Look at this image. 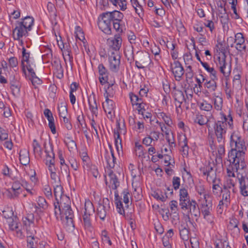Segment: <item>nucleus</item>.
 <instances>
[{
	"label": "nucleus",
	"mask_w": 248,
	"mask_h": 248,
	"mask_svg": "<svg viewBox=\"0 0 248 248\" xmlns=\"http://www.w3.org/2000/svg\"><path fill=\"white\" fill-rule=\"evenodd\" d=\"M200 211L203 218L213 228L215 225V217L213 214L214 207L210 194H204V199L200 200Z\"/></svg>",
	"instance_id": "f257e3e1"
},
{
	"label": "nucleus",
	"mask_w": 248,
	"mask_h": 248,
	"mask_svg": "<svg viewBox=\"0 0 248 248\" xmlns=\"http://www.w3.org/2000/svg\"><path fill=\"white\" fill-rule=\"evenodd\" d=\"M228 157L230 164L235 169L237 173L239 170H243L246 168L245 155L243 153H238L236 150L231 149L228 153Z\"/></svg>",
	"instance_id": "f03ea898"
},
{
	"label": "nucleus",
	"mask_w": 248,
	"mask_h": 248,
	"mask_svg": "<svg viewBox=\"0 0 248 248\" xmlns=\"http://www.w3.org/2000/svg\"><path fill=\"white\" fill-rule=\"evenodd\" d=\"M54 214L57 218L58 216H60L61 219L66 220V225L69 227H74L73 218L74 217V212L72 210L71 207L68 208L61 209L59 202L54 203Z\"/></svg>",
	"instance_id": "7ed1b4c3"
},
{
	"label": "nucleus",
	"mask_w": 248,
	"mask_h": 248,
	"mask_svg": "<svg viewBox=\"0 0 248 248\" xmlns=\"http://www.w3.org/2000/svg\"><path fill=\"white\" fill-rule=\"evenodd\" d=\"M227 118L224 116L220 121L216 122L214 129L215 134L218 142H222L225 140L226 134L227 129Z\"/></svg>",
	"instance_id": "20e7f679"
},
{
	"label": "nucleus",
	"mask_w": 248,
	"mask_h": 248,
	"mask_svg": "<svg viewBox=\"0 0 248 248\" xmlns=\"http://www.w3.org/2000/svg\"><path fill=\"white\" fill-rule=\"evenodd\" d=\"M230 139L231 146L232 147L234 145L235 147L233 150H236L238 153L242 152L245 155L247 147L244 140L242 139L239 133L238 132L234 131L231 134Z\"/></svg>",
	"instance_id": "39448f33"
},
{
	"label": "nucleus",
	"mask_w": 248,
	"mask_h": 248,
	"mask_svg": "<svg viewBox=\"0 0 248 248\" xmlns=\"http://www.w3.org/2000/svg\"><path fill=\"white\" fill-rule=\"evenodd\" d=\"M112 20L106 12L102 13L98 18V26L99 29L105 33L110 34L111 31V23Z\"/></svg>",
	"instance_id": "423d86ee"
},
{
	"label": "nucleus",
	"mask_w": 248,
	"mask_h": 248,
	"mask_svg": "<svg viewBox=\"0 0 248 248\" xmlns=\"http://www.w3.org/2000/svg\"><path fill=\"white\" fill-rule=\"evenodd\" d=\"M109 68L113 72H117L119 69L121 56L120 52H109L108 53Z\"/></svg>",
	"instance_id": "0eeeda50"
},
{
	"label": "nucleus",
	"mask_w": 248,
	"mask_h": 248,
	"mask_svg": "<svg viewBox=\"0 0 248 248\" xmlns=\"http://www.w3.org/2000/svg\"><path fill=\"white\" fill-rule=\"evenodd\" d=\"M28 30L21 23L16 22V26L13 31V36L14 40H20L24 36L28 35Z\"/></svg>",
	"instance_id": "6e6552de"
},
{
	"label": "nucleus",
	"mask_w": 248,
	"mask_h": 248,
	"mask_svg": "<svg viewBox=\"0 0 248 248\" xmlns=\"http://www.w3.org/2000/svg\"><path fill=\"white\" fill-rule=\"evenodd\" d=\"M151 62V60L148 53L141 52L138 54L137 60L135 61L136 66L139 69H143L147 67Z\"/></svg>",
	"instance_id": "1a4fd4ad"
},
{
	"label": "nucleus",
	"mask_w": 248,
	"mask_h": 248,
	"mask_svg": "<svg viewBox=\"0 0 248 248\" xmlns=\"http://www.w3.org/2000/svg\"><path fill=\"white\" fill-rule=\"evenodd\" d=\"M200 171L203 175L206 176V180L208 182L215 183L216 178V171L214 170L213 167L208 164V165L200 168Z\"/></svg>",
	"instance_id": "9d476101"
},
{
	"label": "nucleus",
	"mask_w": 248,
	"mask_h": 248,
	"mask_svg": "<svg viewBox=\"0 0 248 248\" xmlns=\"http://www.w3.org/2000/svg\"><path fill=\"white\" fill-rule=\"evenodd\" d=\"M110 209L109 201L108 198L104 199L102 203H99L97 208V215L100 218L104 220L107 211Z\"/></svg>",
	"instance_id": "9b49d317"
},
{
	"label": "nucleus",
	"mask_w": 248,
	"mask_h": 248,
	"mask_svg": "<svg viewBox=\"0 0 248 248\" xmlns=\"http://www.w3.org/2000/svg\"><path fill=\"white\" fill-rule=\"evenodd\" d=\"M237 178L239 181L241 193L244 196H248V178L239 172L237 173Z\"/></svg>",
	"instance_id": "f8f14e48"
},
{
	"label": "nucleus",
	"mask_w": 248,
	"mask_h": 248,
	"mask_svg": "<svg viewBox=\"0 0 248 248\" xmlns=\"http://www.w3.org/2000/svg\"><path fill=\"white\" fill-rule=\"evenodd\" d=\"M108 44L112 52H120L119 50L122 46V39L119 34H117L113 38L108 40Z\"/></svg>",
	"instance_id": "ddd939ff"
},
{
	"label": "nucleus",
	"mask_w": 248,
	"mask_h": 248,
	"mask_svg": "<svg viewBox=\"0 0 248 248\" xmlns=\"http://www.w3.org/2000/svg\"><path fill=\"white\" fill-rule=\"evenodd\" d=\"M171 70L177 80H180L184 74V68L178 61H175L171 65Z\"/></svg>",
	"instance_id": "4468645a"
},
{
	"label": "nucleus",
	"mask_w": 248,
	"mask_h": 248,
	"mask_svg": "<svg viewBox=\"0 0 248 248\" xmlns=\"http://www.w3.org/2000/svg\"><path fill=\"white\" fill-rule=\"evenodd\" d=\"M98 69L99 74V80L100 83L103 85L108 83V73L107 69L102 63H100L98 65Z\"/></svg>",
	"instance_id": "2eb2a0df"
},
{
	"label": "nucleus",
	"mask_w": 248,
	"mask_h": 248,
	"mask_svg": "<svg viewBox=\"0 0 248 248\" xmlns=\"http://www.w3.org/2000/svg\"><path fill=\"white\" fill-rule=\"evenodd\" d=\"M115 104L113 100L106 98V101L103 103V108L106 113L112 116V113L114 111Z\"/></svg>",
	"instance_id": "dca6fc26"
},
{
	"label": "nucleus",
	"mask_w": 248,
	"mask_h": 248,
	"mask_svg": "<svg viewBox=\"0 0 248 248\" xmlns=\"http://www.w3.org/2000/svg\"><path fill=\"white\" fill-rule=\"evenodd\" d=\"M189 206L188 215L189 216L190 214L191 216H194L195 217H199L200 215V206H198L197 202L194 200H191Z\"/></svg>",
	"instance_id": "f3484780"
},
{
	"label": "nucleus",
	"mask_w": 248,
	"mask_h": 248,
	"mask_svg": "<svg viewBox=\"0 0 248 248\" xmlns=\"http://www.w3.org/2000/svg\"><path fill=\"white\" fill-rule=\"evenodd\" d=\"M88 102L90 110L92 113V116H95V117H97L98 115V108L94 97L90 96L88 98Z\"/></svg>",
	"instance_id": "a211bd4d"
},
{
	"label": "nucleus",
	"mask_w": 248,
	"mask_h": 248,
	"mask_svg": "<svg viewBox=\"0 0 248 248\" xmlns=\"http://www.w3.org/2000/svg\"><path fill=\"white\" fill-rule=\"evenodd\" d=\"M195 122L198 123L200 125L206 124L209 131L210 130V129H212V127L210 125V123H209L208 119L205 115L202 114L196 115Z\"/></svg>",
	"instance_id": "6ab92c4d"
},
{
	"label": "nucleus",
	"mask_w": 248,
	"mask_h": 248,
	"mask_svg": "<svg viewBox=\"0 0 248 248\" xmlns=\"http://www.w3.org/2000/svg\"><path fill=\"white\" fill-rule=\"evenodd\" d=\"M108 176L109 178L110 183L111 185V187L113 189H116L119 186V182L118 178L112 170H109L108 173Z\"/></svg>",
	"instance_id": "aec40b11"
},
{
	"label": "nucleus",
	"mask_w": 248,
	"mask_h": 248,
	"mask_svg": "<svg viewBox=\"0 0 248 248\" xmlns=\"http://www.w3.org/2000/svg\"><path fill=\"white\" fill-rule=\"evenodd\" d=\"M179 144L181 147L180 151L183 155H187L188 153V146L187 145V140L186 137L184 136L180 138Z\"/></svg>",
	"instance_id": "412c9836"
},
{
	"label": "nucleus",
	"mask_w": 248,
	"mask_h": 248,
	"mask_svg": "<svg viewBox=\"0 0 248 248\" xmlns=\"http://www.w3.org/2000/svg\"><path fill=\"white\" fill-rule=\"evenodd\" d=\"M22 59L21 61V66H22V70L23 73L26 75V71L25 70V65L24 64V62H29V58L30 56V52H26V49L24 47H23L22 48Z\"/></svg>",
	"instance_id": "4be33fe9"
},
{
	"label": "nucleus",
	"mask_w": 248,
	"mask_h": 248,
	"mask_svg": "<svg viewBox=\"0 0 248 248\" xmlns=\"http://www.w3.org/2000/svg\"><path fill=\"white\" fill-rule=\"evenodd\" d=\"M19 23H21L24 27L26 28L28 30L31 31L32 28V26L33 25L34 19L32 17L30 16H27L22 19V21H18Z\"/></svg>",
	"instance_id": "5701e85b"
},
{
	"label": "nucleus",
	"mask_w": 248,
	"mask_h": 248,
	"mask_svg": "<svg viewBox=\"0 0 248 248\" xmlns=\"http://www.w3.org/2000/svg\"><path fill=\"white\" fill-rule=\"evenodd\" d=\"M19 160L20 163L24 166H27L30 163V157L29 152L24 151H20L19 153Z\"/></svg>",
	"instance_id": "b1692460"
},
{
	"label": "nucleus",
	"mask_w": 248,
	"mask_h": 248,
	"mask_svg": "<svg viewBox=\"0 0 248 248\" xmlns=\"http://www.w3.org/2000/svg\"><path fill=\"white\" fill-rule=\"evenodd\" d=\"M23 223L24 226H32L35 225L34 216L33 214H28L22 218Z\"/></svg>",
	"instance_id": "393cba45"
},
{
	"label": "nucleus",
	"mask_w": 248,
	"mask_h": 248,
	"mask_svg": "<svg viewBox=\"0 0 248 248\" xmlns=\"http://www.w3.org/2000/svg\"><path fill=\"white\" fill-rule=\"evenodd\" d=\"M84 214L92 215L94 212V208L92 202L89 200H86L84 204Z\"/></svg>",
	"instance_id": "a878e982"
},
{
	"label": "nucleus",
	"mask_w": 248,
	"mask_h": 248,
	"mask_svg": "<svg viewBox=\"0 0 248 248\" xmlns=\"http://www.w3.org/2000/svg\"><path fill=\"white\" fill-rule=\"evenodd\" d=\"M115 203L116 204V207L117 211L121 215H124V208L123 206L122 202L119 200V195L117 191L115 192Z\"/></svg>",
	"instance_id": "bb28decb"
},
{
	"label": "nucleus",
	"mask_w": 248,
	"mask_h": 248,
	"mask_svg": "<svg viewBox=\"0 0 248 248\" xmlns=\"http://www.w3.org/2000/svg\"><path fill=\"white\" fill-rule=\"evenodd\" d=\"M63 188L59 184H55L54 187V194L55 197L56 202H59V198L63 196Z\"/></svg>",
	"instance_id": "cd10ccee"
},
{
	"label": "nucleus",
	"mask_w": 248,
	"mask_h": 248,
	"mask_svg": "<svg viewBox=\"0 0 248 248\" xmlns=\"http://www.w3.org/2000/svg\"><path fill=\"white\" fill-rule=\"evenodd\" d=\"M106 13L108 14L112 21H121L123 17V14L118 11Z\"/></svg>",
	"instance_id": "c85d7f7f"
},
{
	"label": "nucleus",
	"mask_w": 248,
	"mask_h": 248,
	"mask_svg": "<svg viewBox=\"0 0 248 248\" xmlns=\"http://www.w3.org/2000/svg\"><path fill=\"white\" fill-rule=\"evenodd\" d=\"M58 109L60 117H65L67 115V108L66 103L64 101L61 103L60 105H58Z\"/></svg>",
	"instance_id": "c756f323"
},
{
	"label": "nucleus",
	"mask_w": 248,
	"mask_h": 248,
	"mask_svg": "<svg viewBox=\"0 0 248 248\" xmlns=\"http://www.w3.org/2000/svg\"><path fill=\"white\" fill-rule=\"evenodd\" d=\"M202 65L210 74L211 78H213L214 79H217V72L213 67H210L207 63L204 62H202Z\"/></svg>",
	"instance_id": "7c9ffc66"
},
{
	"label": "nucleus",
	"mask_w": 248,
	"mask_h": 248,
	"mask_svg": "<svg viewBox=\"0 0 248 248\" xmlns=\"http://www.w3.org/2000/svg\"><path fill=\"white\" fill-rule=\"evenodd\" d=\"M151 195L157 200L161 202H165L168 198L166 193H165V195H164L162 194V191L159 190L153 191Z\"/></svg>",
	"instance_id": "2f4dec72"
},
{
	"label": "nucleus",
	"mask_w": 248,
	"mask_h": 248,
	"mask_svg": "<svg viewBox=\"0 0 248 248\" xmlns=\"http://www.w3.org/2000/svg\"><path fill=\"white\" fill-rule=\"evenodd\" d=\"M215 248H231L225 239H217L215 242Z\"/></svg>",
	"instance_id": "473e14b6"
},
{
	"label": "nucleus",
	"mask_w": 248,
	"mask_h": 248,
	"mask_svg": "<svg viewBox=\"0 0 248 248\" xmlns=\"http://www.w3.org/2000/svg\"><path fill=\"white\" fill-rule=\"evenodd\" d=\"M50 148L47 149L46 147V144H44V147L45 148V152L46 154V161L48 160H55V155L53 152V147L51 143H49Z\"/></svg>",
	"instance_id": "72a5a7b5"
},
{
	"label": "nucleus",
	"mask_w": 248,
	"mask_h": 248,
	"mask_svg": "<svg viewBox=\"0 0 248 248\" xmlns=\"http://www.w3.org/2000/svg\"><path fill=\"white\" fill-rule=\"evenodd\" d=\"M217 79H214L213 78H211V80L209 81H206L204 85L206 88H207L209 91L210 92H214L217 89V83L216 80Z\"/></svg>",
	"instance_id": "f704fd0d"
},
{
	"label": "nucleus",
	"mask_w": 248,
	"mask_h": 248,
	"mask_svg": "<svg viewBox=\"0 0 248 248\" xmlns=\"http://www.w3.org/2000/svg\"><path fill=\"white\" fill-rule=\"evenodd\" d=\"M8 222L10 230L16 231L17 234H22V232L21 230L19 229L18 223L16 221H14L13 219H10Z\"/></svg>",
	"instance_id": "c9c22d12"
},
{
	"label": "nucleus",
	"mask_w": 248,
	"mask_h": 248,
	"mask_svg": "<svg viewBox=\"0 0 248 248\" xmlns=\"http://www.w3.org/2000/svg\"><path fill=\"white\" fill-rule=\"evenodd\" d=\"M238 221L235 218H232L230 220L229 224L228 225V228L230 230H234V232H235L236 234H238L239 232L240 229L238 227Z\"/></svg>",
	"instance_id": "e433bc0d"
},
{
	"label": "nucleus",
	"mask_w": 248,
	"mask_h": 248,
	"mask_svg": "<svg viewBox=\"0 0 248 248\" xmlns=\"http://www.w3.org/2000/svg\"><path fill=\"white\" fill-rule=\"evenodd\" d=\"M222 193V199L221 201L225 202L226 204H229L230 200V191L229 190L227 186H224Z\"/></svg>",
	"instance_id": "4c0bfd02"
},
{
	"label": "nucleus",
	"mask_w": 248,
	"mask_h": 248,
	"mask_svg": "<svg viewBox=\"0 0 248 248\" xmlns=\"http://www.w3.org/2000/svg\"><path fill=\"white\" fill-rule=\"evenodd\" d=\"M225 141L224 140L222 142H218L219 145L217 147V157L220 160H222L225 154Z\"/></svg>",
	"instance_id": "58836bf2"
},
{
	"label": "nucleus",
	"mask_w": 248,
	"mask_h": 248,
	"mask_svg": "<svg viewBox=\"0 0 248 248\" xmlns=\"http://www.w3.org/2000/svg\"><path fill=\"white\" fill-rule=\"evenodd\" d=\"M159 117H161L164 121L165 123L169 126H171L172 124V121L170 115H167L166 113L162 112L158 113Z\"/></svg>",
	"instance_id": "ea45409f"
},
{
	"label": "nucleus",
	"mask_w": 248,
	"mask_h": 248,
	"mask_svg": "<svg viewBox=\"0 0 248 248\" xmlns=\"http://www.w3.org/2000/svg\"><path fill=\"white\" fill-rule=\"evenodd\" d=\"M179 203L190 200L187 190L186 188H181L179 191Z\"/></svg>",
	"instance_id": "a19ab883"
},
{
	"label": "nucleus",
	"mask_w": 248,
	"mask_h": 248,
	"mask_svg": "<svg viewBox=\"0 0 248 248\" xmlns=\"http://www.w3.org/2000/svg\"><path fill=\"white\" fill-rule=\"evenodd\" d=\"M115 93V91L113 88V84H109L108 87L105 89V93L104 96L105 98H109L112 97Z\"/></svg>",
	"instance_id": "79ce46f5"
},
{
	"label": "nucleus",
	"mask_w": 248,
	"mask_h": 248,
	"mask_svg": "<svg viewBox=\"0 0 248 248\" xmlns=\"http://www.w3.org/2000/svg\"><path fill=\"white\" fill-rule=\"evenodd\" d=\"M115 145L118 153L119 155L120 151H122V140L120 139L119 132H118L117 135H115Z\"/></svg>",
	"instance_id": "37998d69"
},
{
	"label": "nucleus",
	"mask_w": 248,
	"mask_h": 248,
	"mask_svg": "<svg viewBox=\"0 0 248 248\" xmlns=\"http://www.w3.org/2000/svg\"><path fill=\"white\" fill-rule=\"evenodd\" d=\"M215 99H214V107L217 110H220L222 108V104H223V99L222 98L219 96H216L215 95Z\"/></svg>",
	"instance_id": "c03bdc74"
},
{
	"label": "nucleus",
	"mask_w": 248,
	"mask_h": 248,
	"mask_svg": "<svg viewBox=\"0 0 248 248\" xmlns=\"http://www.w3.org/2000/svg\"><path fill=\"white\" fill-rule=\"evenodd\" d=\"M188 230L185 227L181 225L179 228V233L181 238L184 240H187L188 239Z\"/></svg>",
	"instance_id": "a18cd8bd"
},
{
	"label": "nucleus",
	"mask_w": 248,
	"mask_h": 248,
	"mask_svg": "<svg viewBox=\"0 0 248 248\" xmlns=\"http://www.w3.org/2000/svg\"><path fill=\"white\" fill-rule=\"evenodd\" d=\"M219 69L220 72L223 74V75L225 77H229V76L230 75L231 72V66H229L228 67H227V63L223 66H220V67H219Z\"/></svg>",
	"instance_id": "49530a36"
},
{
	"label": "nucleus",
	"mask_w": 248,
	"mask_h": 248,
	"mask_svg": "<svg viewBox=\"0 0 248 248\" xmlns=\"http://www.w3.org/2000/svg\"><path fill=\"white\" fill-rule=\"evenodd\" d=\"M20 191L14 190L13 188L8 189L6 190V196L9 199H14L18 197Z\"/></svg>",
	"instance_id": "de8ad7c7"
},
{
	"label": "nucleus",
	"mask_w": 248,
	"mask_h": 248,
	"mask_svg": "<svg viewBox=\"0 0 248 248\" xmlns=\"http://www.w3.org/2000/svg\"><path fill=\"white\" fill-rule=\"evenodd\" d=\"M32 146L34 154H37L38 155L41 156L42 154V150L40 144L35 139L33 140Z\"/></svg>",
	"instance_id": "09e8293b"
},
{
	"label": "nucleus",
	"mask_w": 248,
	"mask_h": 248,
	"mask_svg": "<svg viewBox=\"0 0 248 248\" xmlns=\"http://www.w3.org/2000/svg\"><path fill=\"white\" fill-rule=\"evenodd\" d=\"M26 231L27 237L28 236H35V235L36 233V230L35 229V225L32 226H25Z\"/></svg>",
	"instance_id": "8fccbe9b"
},
{
	"label": "nucleus",
	"mask_w": 248,
	"mask_h": 248,
	"mask_svg": "<svg viewBox=\"0 0 248 248\" xmlns=\"http://www.w3.org/2000/svg\"><path fill=\"white\" fill-rule=\"evenodd\" d=\"M174 99L180 104L185 100V96L183 92L181 91H177L174 94Z\"/></svg>",
	"instance_id": "3c124183"
},
{
	"label": "nucleus",
	"mask_w": 248,
	"mask_h": 248,
	"mask_svg": "<svg viewBox=\"0 0 248 248\" xmlns=\"http://www.w3.org/2000/svg\"><path fill=\"white\" fill-rule=\"evenodd\" d=\"M64 142L70 151L75 149L77 147L76 142L70 138H67Z\"/></svg>",
	"instance_id": "603ef678"
},
{
	"label": "nucleus",
	"mask_w": 248,
	"mask_h": 248,
	"mask_svg": "<svg viewBox=\"0 0 248 248\" xmlns=\"http://www.w3.org/2000/svg\"><path fill=\"white\" fill-rule=\"evenodd\" d=\"M190 200H187L184 201L183 202H181L179 203V205L181 207V208L184 211L186 212V213L188 214V211L189 210V205L190 204Z\"/></svg>",
	"instance_id": "864d4df0"
},
{
	"label": "nucleus",
	"mask_w": 248,
	"mask_h": 248,
	"mask_svg": "<svg viewBox=\"0 0 248 248\" xmlns=\"http://www.w3.org/2000/svg\"><path fill=\"white\" fill-rule=\"evenodd\" d=\"M10 88L14 95L16 96L19 94L20 88V84L19 83H16V84L12 85Z\"/></svg>",
	"instance_id": "5fc2aeb1"
},
{
	"label": "nucleus",
	"mask_w": 248,
	"mask_h": 248,
	"mask_svg": "<svg viewBox=\"0 0 248 248\" xmlns=\"http://www.w3.org/2000/svg\"><path fill=\"white\" fill-rule=\"evenodd\" d=\"M37 203L40 208L44 209L47 208L48 205L46 199L41 196H39L37 200Z\"/></svg>",
	"instance_id": "6e6d98bb"
},
{
	"label": "nucleus",
	"mask_w": 248,
	"mask_h": 248,
	"mask_svg": "<svg viewBox=\"0 0 248 248\" xmlns=\"http://www.w3.org/2000/svg\"><path fill=\"white\" fill-rule=\"evenodd\" d=\"M235 42L236 45H241V44H245V39L242 33H237L235 35Z\"/></svg>",
	"instance_id": "4d7b16f0"
},
{
	"label": "nucleus",
	"mask_w": 248,
	"mask_h": 248,
	"mask_svg": "<svg viewBox=\"0 0 248 248\" xmlns=\"http://www.w3.org/2000/svg\"><path fill=\"white\" fill-rule=\"evenodd\" d=\"M105 157L109 167L111 168H114V163H113L112 158L107 150H105Z\"/></svg>",
	"instance_id": "13d9d810"
},
{
	"label": "nucleus",
	"mask_w": 248,
	"mask_h": 248,
	"mask_svg": "<svg viewBox=\"0 0 248 248\" xmlns=\"http://www.w3.org/2000/svg\"><path fill=\"white\" fill-rule=\"evenodd\" d=\"M90 216L86 214H84L83 216V223L86 228H89L91 227Z\"/></svg>",
	"instance_id": "bf43d9fd"
},
{
	"label": "nucleus",
	"mask_w": 248,
	"mask_h": 248,
	"mask_svg": "<svg viewBox=\"0 0 248 248\" xmlns=\"http://www.w3.org/2000/svg\"><path fill=\"white\" fill-rule=\"evenodd\" d=\"M217 180L215 178V183H213V192L214 194L217 195L220 192H222L223 189L220 187L218 183H217Z\"/></svg>",
	"instance_id": "052dcab7"
},
{
	"label": "nucleus",
	"mask_w": 248,
	"mask_h": 248,
	"mask_svg": "<svg viewBox=\"0 0 248 248\" xmlns=\"http://www.w3.org/2000/svg\"><path fill=\"white\" fill-rule=\"evenodd\" d=\"M37 237L35 236L27 237V247L37 245V242L36 241Z\"/></svg>",
	"instance_id": "680f3d73"
},
{
	"label": "nucleus",
	"mask_w": 248,
	"mask_h": 248,
	"mask_svg": "<svg viewBox=\"0 0 248 248\" xmlns=\"http://www.w3.org/2000/svg\"><path fill=\"white\" fill-rule=\"evenodd\" d=\"M46 164L48 166V170L50 172L56 171L55 167V160H53V159L46 160Z\"/></svg>",
	"instance_id": "e2e57ef3"
},
{
	"label": "nucleus",
	"mask_w": 248,
	"mask_h": 248,
	"mask_svg": "<svg viewBox=\"0 0 248 248\" xmlns=\"http://www.w3.org/2000/svg\"><path fill=\"white\" fill-rule=\"evenodd\" d=\"M194 76V73L192 70V67L190 65H189L187 67L186 69V80L188 81V80H190Z\"/></svg>",
	"instance_id": "0e129e2a"
},
{
	"label": "nucleus",
	"mask_w": 248,
	"mask_h": 248,
	"mask_svg": "<svg viewBox=\"0 0 248 248\" xmlns=\"http://www.w3.org/2000/svg\"><path fill=\"white\" fill-rule=\"evenodd\" d=\"M220 22L222 24L223 28L225 29L226 26L228 27V23L229 20V16L225 14L224 15L221 16L220 17Z\"/></svg>",
	"instance_id": "69168bd1"
},
{
	"label": "nucleus",
	"mask_w": 248,
	"mask_h": 248,
	"mask_svg": "<svg viewBox=\"0 0 248 248\" xmlns=\"http://www.w3.org/2000/svg\"><path fill=\"white\" fill-rule=\"evenodd\" d=\"M30 80L31 81L32 85L35 87L42 83V80L39 78H38L36 75L31 77L30 78Z\"/></svg>",
	"instance_id": "338daca9"
},
{
	"label": "nucleus",
	"mask_w": 248,
	"mask_h": 248,
	"mask_svg": "<svg viewBox=\"0 0 248 248\" xmlns=\"http://www.w3.org/2000/svg\"><path fill=\"white\" fill-rule=\"evenodd\" d=\"M228 204H226L225 202L220 200L217 208V213L221 214L223 210L227 207Z\"/></svg>",
	"instance_id": "774afa93"
}]
</instances>
